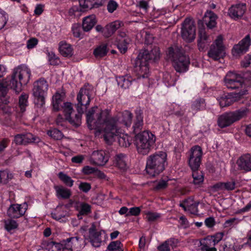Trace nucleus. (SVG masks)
Instances as JSON below:
<instances>
[{
    "label": "nucleus",
    "mask_w": 251,
    "mask_h": 251,
    "mask_svg": "<svg viewBox=\"0 0 251 251\" xmlns=\"http://www.w3.org/2000/svg\"><path fill=\"white\" fill-rule=\"evenodd\" d=\"M87 122L90 129L103 128L106 140L111 142L123 126L129 127L132 121V114L127 110L111 117L108 109L102 110L97 106L92 107L86 114Z\"/></svg>",
    "instance_id": "1"
},
{
    "label": "nucleus",
    "mask_w": 251,
    "mask_h": 251,
    "mask_svg": "<svg viewBox=\"0 0 251 251\" xmlns=\"http://www.w3.org/2000/svg\"><path fill=\"white\" fill-rule=\"evenodd\" d=\"M30 75V70L27 66L18 67L14 70L10 77L0 81V95L4 96L10 88L19 93L22 90V85H26L29 81Z\"/></svg>",
    "instance_id": "2"
},
{
    "label": "nucleus",
    "mask_w": 251,
    "mask_h": 251,
    "mask_svg": "<svg viewBox=\"0 0 251 251\" xmlns=\"http://www.w3.org/2000/svg\"><path fill=\"white\" fill-rule=\"evenodd\" d=\"M225 83L229 89H237L238 92L233 94L224 93L217 98L221 107H225L231 105L236 100V98L240 97L246 94V91L243 84V79L239 75L233 72H228L225 76Z\"/></svg>",
    "instance_id": "3"
},
{
    "label": "nucleus",
    "mask_w": 251,
    "mask_h": 251,
    "mask_svg": "<svg viewBox=\"0 0 251 251\" xmlns=\"http://www.w3.org/2000/svg\"><path fill=\"white\" fill-rule=\"evenodd\" d=\"M160 51L158 48L154 47L151 51L141 50L135 61V70L138 78H146L149 77V62L159 59Z\"/></svg>",
    "instance_id": "4"
},
{
    "label": "nucleus",
    "mask_w": 251,
    "mask_h": 251,
    "mask_svg": "<svg viewBox=\"0 0 251 251\" xmlns=\"http://www.w3.org/2000/svg\"><path fill=\"white\" fill-rule=\"evenodd\" d=\"M167 153L162 151L149 155L146 160V173L151 177H154L162 172L167 165Z\"/></svg>",
    "instance_id": "5"
},
{
    "label": "nucleus",
    "mask_w": 251,
    "mask_h": 251,
    "mask_svg": "<svg viewBox=\"0 0 251 251\" xmlns=\"http://www.w3.org/2000/svg\"><path fill=\"white\" fill-rule=\"evenodd\" d=\"M167 55L173 62V65L176 72L184 73L188 70L190 63L188 56L185 55L181 48L177 46L170 47Z\"/></svg>",
    "instance_id": "6"
},
{
    "label": "nucleus",
    "mask_w": 251,
    "mask_h": 251,
    "mask_svg": "<svg viewBox=\"0 0 251 251\" xmlns=\"http://www.w3.org/2000/svg\"><path fill=\"white\" fill-rule=\"evenodd\" d=\"M155 141V136L148 131L138 134L135 136V145L138 152L143 155L147 154Z\"/></svg>",
    "instance_id": "7"
},
{
    "label": "nucleus",
    "mask_w": 251,
    "mask_h": 251,
    "mask_svg": "<svg viewBox=\"0 0 251 251\" xmlns=\"http://www.w3.org/2000/svg\"><path fill=\"white\" fill-rule=\"evenodd\" d=\"M49 85L44 78H40L33 83L32 95L33 101L38 107H42L45 104Z\"/></svg>",
    "instance_id": "8"
},
{
    "label": "nucleus",
    "mask_w": 251,
    "mask_h": 251,
    "mask_svg": "<svg viewBox=\"0 0 251 251\" xmlns=\"http://www.w3.org/2000/svg\"><path fill=\"white\" fill-rule=\"evenodd\" d=\"M246 109L239 110L233 112L225 113L218 118V125L221 128L230 126L246 114Z\"/></svg>",
    "instance_id": "9"
},
{
    "label": "nucleus",
    "mask_w": 251,
    "mask_h": 251,
    "mask_svg": "<svg viewBox=\"0 0 251 251\" xmlns=\"http://www.w3.org/2000/svg\"><path fill=\"white\" fill-rule=\"evenodd\" d=\"M91 87L85 86L81 88L77 94V103L76 104L77 112L83 113L89 105L91 97Z\"/></svg>",
    "instance_id": "10"
},
{
    "label": "nucleus",
    "mask_w": 251,
    "mask_h": 251,
    "mask_svg": "<svg viewBox=\"0 0 251 251\" xmlns=\"http://www.w3.org/2000/svg\"><path fill=\"white\" fill-rule=\"evenodd\" d=\"M61 109L62 110L64 114L66 121H68L72 126L77 127L80 125L81 113L78 112L77 113H76L71 103L64 102L61 106Z\"/></svg>",
    "instance_id": "11"
},
{
    "label": "nucleus",
    "mask_w": 251,
    "mask_h": 251,
    "mask_svg": "<svg viewBox=\"0 0 251 251\" xmlns=\"http://www.w3.org/2000/svg\"><path fill=\"white\" fill-rule=\"evenodd\" d=\"M96 130V135H98L99 134H101L105 141V142L108 144H112L115 141L116 138H118L119 144L121 147H127L130 146L132 139L127 134L123 133L121 129H118V133L116 134V135L113 137V139L111 142H109L106 140L105 136V132L103 130V128H94Z\"/></svg>",
    "instance_id": "12"
},
{
    "label": "nucleus",
    "mask_w": 251,
    "mask_h": 251,
    "mask_svg": "<svg viewBox=\"0 0 251 251\" xmlns=\"http://www.w3.org/2000/svg\"><path fill=\"white\" fill-rule=\"evenodd\" d=\"M182 38L187 42L193 41L196 36V27L194 21L186 18L182 24L181 31Z\"/></svg>",
    "instance_id": "13"
},
{
    "label": "nucleus",
    "mask_w": 251,
    "mask_h": 251,
    "mask_svg": "<svg viewBox=\"0 0 251 251\" xmlns=\"http://www.w3.org/2000/svg\"><path fill=\"white\" fill-rule=\"evenodd\" d=\"M202 155L201 148L199 146H195L191 148L188 152L189 165L192 170L198 169Z\"/></svg>",
    "instance_id": "14"
},
{
    "label": "nucleus",
    "mask_w": 251,
    "mask_h": 251,
    "mask_svg": "<svg viewBox=\"0 0 251 251\" xmlns=\"http://www.w3.org/2000/svg\"><path fill=\"white\" fill-rule=\"evenodd\" d=\"M223 38L219 35L216 39L214 44L211 46L208 54L209 57L215 60L223 58L225 54L224 47L223 45Z\"/></svg>",
    "instance_id": "15"
},
{
    "label": "nucleus",
    "mask_w": 251,
    "mask_h": 251,
    "mask_svg": "<svg viewBox=\"0 0 251 251\" xmlns=\"http://www.w3.org/2000/svg\"><path fill=\"white\" fill-rule=\"evenodd\" d=\"M251 45V37L249 35H247L238 44L233 47L231 51L232 55L235 57H239L249 50Z\"/></svg>",
    "instance_id": "16"
},
{
    "label": "nucleus",
    "mask_w": 251,
    "mask_h": 251,
    "mask_svg": "<svg viewBox=\"0 0 251 251\" xmlns=\"http://www.w3.org/2000/svg\"><path fill=\"white\" fill-rule=\"evenodd\" d=\"M223 237V233H218L214 236L206 237L201 244V250L202 251H216L217 249L215 248V246L222 239Z\"/></svg>",
    "instance_id": "17"
},
{
    "label": "nucleus",
    "mask_w": 251,
    "mask_h": 251,
    "mask_svg": "<svg viewBox=\"0 0 251 251\" xmlns=\"http://www.w3.org/2000/svg\"><path fill=\"white\" fill-rule=\"evenodd\" d=\"M109 155L102 150L94 151L90 155V161L96 165L103 166L108 161Z\"/></svg>",
    "instance_id": "18"
},
{
    "label": "nucleus",
    "mask_w": 251,
    "mask_h": 251,
    "mask_svg": "<svg viewBox=\"0 0 251 251\" xmlns=\"http://www.w3.org/2000/svg\"><path fill=\"white\" fill-rule=\"evenodd\" d=\"M27 207L28 206L26 202L21 204H11L7 210V216L10 218H19L25 214Z\"/></svg>",
    "instance_id": "19"
},
{
    "label": "nucleus",
    "mask_w": 251,
    "mask_h": 251,
    "mask_svg": "<svg viewBox=\"0 0 251 251\" xmlns=\"http://www.w3.org/2000/svg\"><path fill=\"white\" fill-rule=\"evenodd\" d=\"M246 4L240 3L231 6L228 10L229 16L234 20L241 19L246 11Z\"/></svg>",
    "instance_id": "20"
},
{
    "label": "nucleus",
    "mask_w": 251,
    "mask_h": 251,
    "mask_svg": "<svg viewBox=\"0 0 251 251\" xmlns=\"http://www.w3.org/2000/svg\"><path fill=\"white\" fill-rule=\"evenodd\" d=\"M238 169L243 172H251V154L246 153L242 155L236 161Z\"/></svg>",
    "instance_id": "21"
},
{
    "label": "nucleus",
    "mask_w": 251,
    "mask_h": 251,
    "mask_svg": "<svg viewBox=\"0 0 251 251\" xmlns=\"http://www.w3.org/2000/svg\"><path fill=\"white\" fill-rule=\"evenodd\" d=\"M89 238L93 247L99 248L103 242H105L107 240L108 235L104 230H101L97 231L94 235L90 236Z\"/></svg>",
    "instance_id": "22"
},
{
    "label": "nucleus",
    "mask_w": 251,
    "mask_h": 251,
    "mask_svg": "<svg viewBox=\"0 0 251 251\" xmlns=\"http://www.w3.org/2000/svg\"><path fill=\"white\" fill-rule=\"evenodd\" d=\"M65 249L77 251L81 249V242L78 236L72 237L63 240Z\"/></svg>",
    "instance_id": "23"
},
{
    "label": "nucleus",
    "mask_w": 251,
    "mask_h": 251,
    "mask_svg": "<svg viewBox=\"0 0 251 251\" xmlns=\"http://www.w3.org/2000/svg\"><path fill=\"white\" fill-rule=\"evenodd\" d=\"M199 202L194 201L192 199H189L185 200L183 203L180 204L185 211H188L192 214L198 213V206Z\"/></svg>",
    "instance_id": "24"
},
{
    "label": "nucleus",
    "mask_w": 251,
    "mask_h": 251,
    "mask_svg": "<svg viewBox=\"0 0 251 251\" xmlns=\"http://www.w3.org/2000/svg\"><path fill=\"white\" fill-rule=\"evenodd\" d=\"M216 15L211 11H207L203 18V22L209 28H212L216 25Z\"/></svg>",
    "instance_id": "25"
},
{
    "label": "nucleus",
    "mask_w": 251,
    "mask_h": 251,
    "mask_svg": "<svg viewBox=\"0 0 251 251\" xmlns=\"http://www.w3.org/2000/svg\"><path fill=\"white\" fill-rule=\"evenodd\" d=\"M120 26L121 23L119 21H115L107 24L104 27V36L106 38L110 37Z\"/></svg>",
    "instance_id": "26"
},
{
    "label": "nucleus",
    "mask_w": 251,
    "mask_h": 251,
    "mask_svg": "<svg viewBox=\"0 0 251 251\" xmlns=\"http://www.w3.org/2000/svg\"><path fill=\"white\" fill-rule=\"evenodd\" d=\"M97 23L96 16L94 15H91L85 17L83 20L82 27L84 31H88L90 30Z\"/></svg>",
    "instance_id": "27"
},
{
    "label": "nucleus",
    "mask_w": 251,
    "mask_h": 251,
    "mask_svg": "<svg viewBox=\"0 0 251 251\" xmlns=\"http://www.w3.org/2000/svg\"><path fill=\"white\" fill-rule=\"evenodd\" d=\"M213 188L216 191L219 190L231 191L235 188V181L233 180H231V181L226 182L217 183L213 186Z\"/></svg>",
    "instance_id": "28"
},
{
    "label": "nucleus",
    "mask_w": 251,
    "mask_h": 251,
    "mask_svg": "<svg viewBox=\"0 0 251 251\" xmlns=\"http://www.w3.org/2000/svg\"><path fill=\"white\" fill-rule=\"evenodd\" d=\"M199 37L198 46L200 50H203L206 46V43L210 42V39L209 36L207 35L205 29H200Z\"/></svg>",
    "instance_id": "29"
},
{
    "label": "nucleus",
    "mask_w": 251,
    "mask_h": 251,
    "mask_svg": "<svg viewBox=\"0 0 251 251\" xmlns=\"http://www.w3.org/2000/svg\"><path fill=\"white\" fill-rule=\"evenodd\" d=\"M64 94L63 93L56 92L52 98V104L55 111L61 110V104L63 100Z\"/></svg>",
    "instance_id": "30"
},
{
    "label": "nucleus",
    "mask_w": 251,
    "mask_h": 251,
    "mask_svg": "<svg viewBox=\"0 0 251 251\" xmlns=\"http://www.w3.org/2000/svg\"><path fill=\"white\" fill-rule=\"evenodd\" d=\"M60 53L65 57H70L73 55V49L71 46L65 41L59 43Z\"/></svg>",
    "instance_id": "31"
},
{
    "label": "nucleus",
    "mask_w": 251,
    "mask_h": 251,
    "mask_svg": "<svg viewBox=\"0 0 251 251\" xmlns=\"http://www.w3.org/2000/svg\"><path fill=\"white\" fill-rule=\"evenodd\" d=\"M177 243L178 240L177 239L171 238L159 246L157 249L159 251H169L171 248H173L176 247Z\"/></svg>",
    "instance_id": "32"
},
{
    "label": "nucleus",
    "mask_w": 251,
    "mask_h": 251,
    "mask_svg": "<svg viewBox=\"0 0 251 251\" xmlns=\"http://www.w3.org/2000/svg\"><path fill=\"white\" fill-rule=\"evenodd\" d=\"M54 188L56 191V196L58 198L67 199L71 195V190L62 186H56L54 187Z\"/></svg>",
    "instance_id": "33"
},
{
    "label": "nucleus",
    "mask_w": 251,
    "mask_h": 251,
    "mask_svg": "<svg viewBox=\"0 0 251 251\" xmlns=\"http://www.w3.org/2000/svg\"><path fill=\"white\" fill-rule=\"evenodd\" d=\"M132 80V78L129 76H122L117 78V82L118 86L124 89L129 87L131 84Z\"/></svg>",
    "instance_id": "34"
},
{
    "label": "nucleus",
    "mask_w": 251,
    "mask_h": 251,
    "mask_svg": "<svg viewBox=\"0 0 251 251\" xmlns=\"http://www.w3.org/2000/svg\"><path fill=\"white\" fill-rule=\"evenodd\" d=\"M108 52L107 46L105 44H102L98 46L93 51V54L96 58H101L107 54Z\"/></svg>",
    "instance_id": "35"
},
{
    "label": "nucleus",
    "mask_w": 251,
    "mask_h": 251,
    "mask_svg": "<svg viewBox=\"0 0 251 251\" xmlns=\"http://www.w3.org/2000/svg\"><path fill=\"white\" fill-rule=\"evenodd\" d=\"M62 209V206H57L56 212L51 214L52 217L61 222H65L67 221L66 216L67 215V213L66 211H61Z\"/></svg>",
    "instance_id": "36"
},
{
    "label": "nucleus",
    "mask_w": 251,
    "mask_h": 251,
    "mask_svg": "<svg viewBox=\"0 0 251 251\" xmlns=\"http://www.w3.org/2000/svg\"><path fill=\"white\" fill-rule=\"evenodd\" d=\"M143 126V116L140 111L136 112V118L134 122L133 128L135 132L141 129Z\"/></svg>",
    "instance_id": "37"
},
{
    "label": "nucleus",
    "mask_w": 251,
    "mask_h": 251,
    "mask_svg": "<svg viewBox=\"0 0 251 251\" xmlns=\"http://www.w3.org/2000/svg\"><path fill=\"white\" fill-rule=\"evenodd\" d=\"M116 165L121 170H125L127 168L126 157L123 154H118L115 157Z\"/></svg>",
    "instance_id": "38"
},
{
    "label": "nucleus",
    "mask_w": 251,
    "mask_h": 251,
    "mask_svg": "<svg viewBox=\"0 0 251 251\" xmlns=\"http://www.w3.org/2000/svg\"><path fill=\"white\" fill-rule=\"evenodd\" d=\"M47 248L49 251H62L65 249L63 241L61 243L50 241L47 243Z\"/></svg>",
    "instance_id": "39"
},
{
    "label": "nucleus",
    "mask_w": 251,
    "mask_h": 251,
    "mask_svg": "<svg viewBox=\"0 0 251 251\" xmlns=\"http://www.w3.org/2000/svg\"><path fill=\"white\" fill-rule=\"evenodd\" d=\"M109 251H124L123 245L119 240L111 242L107 247Z\"/></svg>",
    "instance_id": "40"
},
{
    "label": "nucleus",
    "mask_w": 251,
    "mask_h": 251,
    "mask_svg": "<svg viewBox=\"0 0 251 251\" xmlns=\"http://www.w3.org/2000/svg\"><path fill=\"white\" fill-rule=\"evenodd\" d=\"M205 107V101L203 99L199 98L193 101L191 108L195 112L204 109Z\"/></svg>",
    "instance_id": "41"
},
{
    "label": "nucleus",
    "mask_w": 251,
    "mask_h": 251,
    "mask_svg": "<svg viewBox=\"0 0 251 251\" xmlns=\"http://www.w3.org/2000/svg\"><path fill=\"white\" fill-rule=\"evenodd\" d=\"M193 183L195 185H200L203 181V175L202 172L197 170H192Z\"/></svg>",
    "instance_id": "42"
},
{
    "label": "nucleus",
    "mask_w": 251,
    "mask_h": 251,
    "mask_svg": "<svg viewBox=\"0 0 251 251\" xmlns=\"http://www.w3.org/2000/svg\"><path fill=\"white\" fill-rule=\"evenodd\" d=\"M58 176L66 186L70 187L73 186L74 181L67 174L61 172L58 173Z\"/></svg>",
    "instance_id": "43"
},
{
    "label": "nucleus",
    "mask_w": 251,
    "mask_h": 251,
    "mask_svg": "<svg viewBox=\"0 0 251 251\" xmlns=\"http://www.w3.org/2000/svg\"><path fill=\"white\" fill-rule=\"evenodd\" d=\"M12 177V174L8 171H0V184L7 183Z\"/></svg>",
    "instance_id": "44"
},
{
    "label": "nucleus",
    "mask_w": 251,
    "mask_h": 251,
    "mask_svg": "<svg viewBox=\"0 0 251 251\" xmlns=\"http://www.w3.org/2000/svg\"><path fill=\"white\" fill-rule=\"evenodd\" d=\"M28 95L24 93L19 98V104L22 112L25 111L26 107L28 105Z\"/></svg>",
    "instance_id": "45"
},
{
    "label": "nucleus",
    "mask_w": 251,
    "mask_h": 251,
    "mask_svg": "<svg viewBox=\"0 0 251 251\" xmlns=\"http://www.w3.org/2000/svg\"><path fill=\"white\" fill-rule=\"evenodd\" d=\"M129 42L128 38H122L117 44V47L122 53H125L126 51Z\"/></svg>",
    "instance_id": "46"
},
{
    "label": "nucleus",
    "mask_w": 251,
    "mask_h": 251,
    "mask_svg": "<svg viewBox=\"0 0 251 251\" xmlns=\"http://www.w3.org/2000/svg\"><path fill=\"white\" fill-rule=\"evenodd\" d=\"M145 214L146 219L149 222H154L161 217L160 214L151 211H147Z\"/></svg>",
    "instance_id": "47"
},
{
    "label": "nucleus",
    "mask_w": 251,
    "mask_h": 251,
    "mask_svg": "<svg viewBox=\"0 0 251 251\" xmlns=\"http://www.w3.org/2000/svg\"><path fill=\"white\" fill-rule=\"evenodd\" d=\"M47 134L49 136L55 140H60L63 137L62 132L60 130L55 128L49 130Z\"/></svg>",
    "instance_id": "48"
},
{
    "label": "nucleus",
    "mask_w": 251,
    "mask_h": 251,
    "mask_svg": "<svg viewBox=\"0 0 251 251\" xmlns=\"http://www.w3.org/2000/svg\"><path fill=\"white\" fill-rule=\"evenodd\" d=\"M24 135L25 144L31 143H38L40 141V139L38 137L33 135L30 133Z\"/></svg>",
    "instance_id": "49"
},
{
    "label": "nucleus",
    "mask_w": 251,
    "mask_h": 251,
    "mask_svg": "<svg viewBox=\"0 0 251 251\" xmlns=\"http://www.w3.org/2000/svg\"><path fill=\"white\" fill-rule=\"evenodd\" d=\"M4 226L5 229L9 231L16 228L18 227V224L15 220L8 219L4 221Z\"/></svg>",
    "instance_id": "50"
},
{
    "label": "nucleus",
    "mask_w": 251,
    "mask_h": 251,
    "mask_svg": "<svg viewBox=\"0 0 251 251\" xmlns=\"http://www.w3.org/2000/svg\"><path fill=\"white\" fill-rule=\"evenodd\" d=\"M8 18L5 12L0 9V30L4 27Z\"/></svg>",
    "instance_id": "51"
},
{
    "label": "nucleus",
    "mask_w": 251,
    "mask_h": 251,
    "mask_svg": "<svg viewBox=\"0 0 251 251\" xmlns=\"http://www.w3.org/2000/svg\"><path fill=\"white\" fill-rule=\"evenodd\" d=\"M79 5L83 8L91 9L94 8V0H78Z\"/></svg>",
    "instance_id": "52"
},
{
    "label": "nucleus",
    "mask_w": 251,
    "mask_h": 251,
    "mask_svg": "<svg viewBox=\"0 0 251 251\" xmlns=\"http://www.w3.org/2000/svg\"><path fill=\"white\" fill-rule=\"evenodd\" d=\"M163 80L166 85L168 87L174 85V79L172 78L171 75L169 73H165L163 75Z\"/></svg>",
    "instance_id": "53"
},
{
    "label": "nucleus",
    "mask_w": 251,
    "mask_h": 251,
    "mask_svg": "<svg viewBox=\"0 0 251 251\" xmlns=\"http://www.w3.org/2000/svg\"><path fill=\"white\" fill-rule=\"evenodd\" d=\"M91 212V206L86 203L80 204L79 213L81 215H87Z\"/></svg>",
    "instance_id": "54"
},
{
    "label": "nucleus",
    "mask_w": 251,
    "mask_h": 251,
    "mask_svg": "<svg viewBox=\"0 0 251 251\" xmlns=\"http://www.w3.org/2000/svg\"><path fill=\"white\" fill-rule=\"evenodd\" d=\"M220 251H237L235 249V245L234 244H229L226 243L223 245H221Z\"/></svg>",
    "instance_id": "55"
},
{
    "label": "nucleus",
    "mask_w": 251,
    "mask_h": 251,
    "mask_svg": "<svg viewBox=\"0 0 251 251\" xmlns=\"http://www.w3.org/2000/svg\"><path fill=\"white\" fill-rule=\"evenodd\" d=\"M72 30L74 36L76 38H81V34L80 33L81 28L79 25L74 24L73 25Z\"/></svg>",
    "instance_id": "56"
},
{
    "label": "nucleus",
    "mask_w": 251,
    "mask_h": 251,
    "mask_svg": "<svg viewBox=\"0 0 251 251\" xmlns=\"http://www.w3.org/2000/svg\"><path fill=\"white\" fill-rule=\"evenodd\" d=\"M141 212V209L139 207H133L129 209L128 212L126 214V216H138Z\"/></svg>",
    "instance_id": "57"
},
{
    "label": "nucleus",
    "mask_w": 251,
    "mask_h": 251,
    "mask_svg": "<svg viewBox=\"0 0 251 251\" xmlns=\"http://www.w3.org/2000/svg\"><path fill=\"white\" fill-rule=\"evenodd\" d=\"M240 221V220L237 218H232L226 220L224 225L225 227L230 226L238 224Z\"/></svg>",
    "instance_id": "58"
},
{
    "label": "nucleus",
    "mask_w": 251,
    "mask_h": 251,
    "mask_svg": "<svg viewBox=\"0 0 251 251\" xmlns=\"http://www.w3.org/2000/svg\"><path fill=\"white\" fill-rule=\"evenodd\" d=\"M118 3L114 0H110L107 4V10L109 12H113L117 8Z\"/></svg>",
    "instance_id": "59"
},
{
    "label": "nucleus",
    "mask_w": 251,
    "mask_h": 251,
    "mask_svg": "<svg viewBox=\"0 0 251 251\" xmlns=\"http://www.w3.org/2000/svg\"><path fill=\"white\" fill-rule=\"evenodd\" d=\"M14 142L16 145H23L25 144L24 135V134H17L15 136Z\"/></svg>",
    "instance_id": "60"
},
{
    "label": "nucleus",
    "mask_w": 251,
    "mask_h": 251,
    "mask_svg": "<svg viewBox=\"0 0 251 251\" xmlns=\"http://www.w3.org/2000/svg\"><path fill=\"white\" fill-rule=\"evenodd\" d=\"M79 189L83 192L87 193L91 189V185L87 182H81L78 186Z\"/></svg>",
    "instance_id": "61"
},
{
    "label": "nucleus",
    "mask_w": 251,
    "mask_h": 251,
    "mask_svg": "<svg viewBox=\"0 0 251 251\" xmlns=\"http://www.w3.org/2000/svg\"><path fill=\"white\" fill-rule=\"evenodd\" d=\"M38 43V40L36 38H32L27 41L26 47L28 49L33 48Z\"/></svg>",
    "instance_id": "62"
},
{
    "label": "nucleus",
    "mask_w": 251,
    "mask_h": 251,
    "mask_svg": "<svg viewBox=\"0 0 251 251\" xmlns=\"http://www.w3.org/2000/svg\"><path fill=\"white\" fill-rule=\"evenodd\" d=\"M49 61L50 64L52 65H56L58 63L59 60L53 53L49 54Z\"/></svg>",
    "instance_id": "63"
},
{
    "label": "nucleus",
    "mask_w": 251,
    "mask_h": 251,
    "mask_svg": "<svg viewBox=\"0 0 251 251\" xmlns=\"http://www.w3.org/2000/svg\"><path fill=\"white\" fill-rule=\"evenodd\" d=\"M242 66L243 67L247 68L251 65V54L245 56L242 62Z\"/></svg>",
    "instance_id": "64"
}]
</instances>
